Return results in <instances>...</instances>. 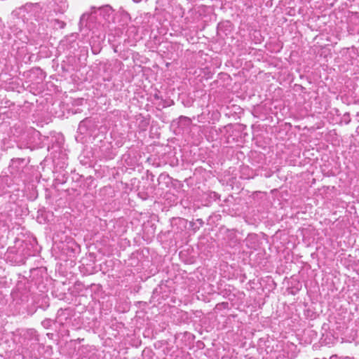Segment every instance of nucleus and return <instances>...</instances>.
<instances>
[{
    "label": "nucleus",
    "mask_w": 359,
    "mask_h": 359,
    "mask_svg": "<svg viewBox=\"0 0 359 359\" xmlns=\"http://www.w3.org/2000/svg\"><path fill=\"white\" fill-rule=\"evenodd\" d=\"M4 27V25L2 23V20L0 18V29Z\"/></svg>",
    "instance_id": "nucleus-4"
},
{
    "label": "nucleus",
    "mask_w": 359,
    "mask_h": 359,
    "mask_svg": "<svg viewBox=\"0 0 359 359\" xmlns=\"http://www.w3.org/2000/svg\"><path fill=\"white\" fill-rule=\"evenodd\" d=\"M52 26L55 29H62L65 26V22L57 19L51 21Z\"/></svg>",
    "instance_id": "nucleus-3"
},
{
    "label": "nucleus",
    "mask_w": 359,
    "mask_h": 359,
    "mask_svg": "<svg viewBox=\"0 0 359 359\" xmlns=\"http://www.w3.org/2000/svg\"><path fill=\"white\" fill-rule=\"evenodd\" d=\"M74 37H75V36H74V34H72V35L69 36V38H74Z\"/></svg>",
    "instance_id": "nucleus-5"
},
{
    "label": "nucleus",
    "mask_w": 359,
    "mask_h": 359,
    "mask_svg": "<svg viewBox=\"0 0 359 359\" xmlns=\"http://www.w3.org/2000/svg\"><path fill=\"white\" fill-rule=\"evenodd\" d=\"M111 13L112 9L109 6H106L100 9V15H102L107 21H109L110 15Z\"/></svg>",
    "instance_id": "nucleus-2"
},
{
    "label": "nucleus",
    "mask_w": 359,
    "mask_h": 359,
    "mask_svg": "<svg viewBox=\"0 0 359 359\" xmlns=\"http://www.w3.org/2000/svg\"><path fill=\"white\" fill-rule=\"evenodd\" d=\"M95 18V16L93 15V13L91 15H89L88 13H83L79 21V27L80 29L82 30L83 27H87L88 29L92 30L93 33L95 32L94 29H100V27L101 25L99 24L98 25L94 24L93 20ZM106 27H107L105 24H103L102 25V28L104 30Z\"/></svg>",
    "instance_id": "nucleus-1"
},
{
    "label": "nucleus",
    "mask_w": 359,
    "mask_h": 359,
    "mask_svg": "<svg viewBox=\"0 0 359 359\" xmlns=\"http://www.w3.org/2000/svg\"><path fill=\"white\" fill-rule=\"evenodd\" d=\"M68 42H69V43H73V42H74V40H71V39H69V40L68 41Z\"/></svg>",
    "instance_id": "nucleus-6"
}]
</instances>
